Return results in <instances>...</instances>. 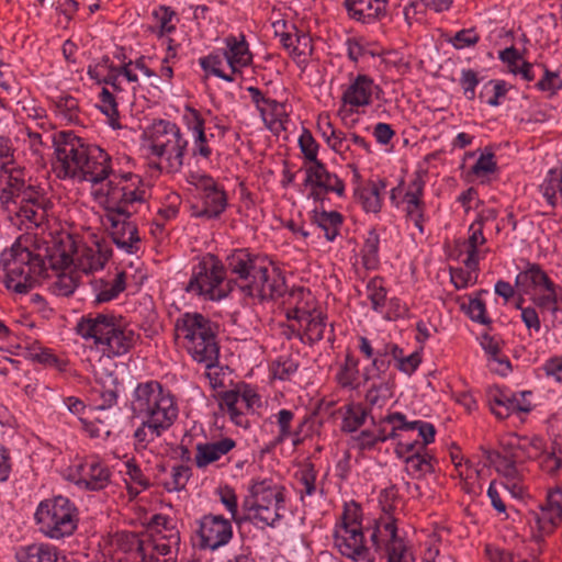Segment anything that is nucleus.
Returning a JSON list of instances; mask_svg holds the SVG:
<instances>
[{
    "mask_svg": "<svg viewBox=\"0 0 562 562\" xmlns=\"http://www.w3.org/2000/svg\"><path fill=\"white\" fill-rule=\"evenodd\" d=\"M52 142L57 160L54 166L57 177L75 179L82 176V170L88 167V153L91 148L74 132H59L53 136Z\"/></svg>",
    "mask_w": 562,
    "mask_h": 562,
    "instance_id": "nucleus-5",
    "label": "nucleus"
},
{
    "mask_svg": "<svg viewBox=\"0 0 562 562\" xmlns=\"http://www.w3.org/2000/svg\"><path fill=\"white\" fill-rule=\"evenodd\" d=\"M191 476V469L188 465H177L172 468L171 481L164 484L168 492L181 491Z\"/></svg>",
    "mask_w": 562,
    "mask_h": 562,
    "instance_id": "nucleus-48",
    "label": "nucleus"
},
{
    "mask_svg": "<svg viewBox=\"0 0 562 562\" xmlns=\"http://www.w3.org/2000/svg\"><path fill=\"white\" fill-rule=\"evenodd\" d=\"M491 87V95L485 100V102L492 106L499 105V99L505 97L507 93V85L504 80H490L486 85L483 86L479 98L484 101L485 91Z\"/></svg>",
    "mask_w": 562,
    "mask_h": 562,
    "instance_id": "nucleus-46",
    "label": "nucleus"
},
{
    "mask_svg": "<svg viewBox=\"0 0 562 562\" xmlns=\"http://www.w3.org/2000/svg\"><path fill=\"white\" fill-rule=\"evenodd\" d=\"M316 470L312 462H308L300 472V483L304 486L306 495H313L316 491Z\"/></svg>",
    "mask_w": 562,
    "mask_h": 562,
    "instance_id": "nucleus-63",
    "label": "nucleus"
},
{
    "mask_svg": "<svg viewBox=\"0 0 562 562\" xmlns=\"http://www.w3.org/2000/svg\"><path fill=\"white\" fill-rule=\"evenodd\" d=\"M32 198L34 199V190L25 184L23 170L2 164L0 166V203L8 207L10 203L18 205L23 201H33Z\"/></svg>",
    "mask_w": 562,
    "mask_h": 562,
    "instance_id": "nucleus-10",
    "label": "nucleus"
},
{
    "mask_svg": "<svg viewBox=\"0 0 562 562\" xmlns=\"http://www.w3.org/2000/svg\"><path fill=\"white\" fill-rule=\"evenodd\" d=\"M368 297L372 303V308L374 311H379L382 307L386 300V290L382 286L381 282L378 280H371L368 285Z\"/></svg>",
    "mask_w": 562,
    "mask_h": 562,
    "instance_id": "nucleus-60",
    "label": "nucleus"
},
{
    "mask_svg": "<svg viewBox=\"0 0 562 562\" xmlns=\"http://www.w3.org/2000/svg\"><path fill=\"white\" fill-rule=\"evenodd\" d=\"M294 414L289 409H281L277 415V424L279 426V435L274 439V445L282 443L292 434L291 423Z\"/></svg>",
    "mask_w": 562,
    "mask_h": 562,
    "instance_id": "nucleus-55",
    "label": "nucleus"
},
{
    "mask_svg": "<svg viewBox=\"0 0 562 562\" xmlns=\"http://www.w3.org/2000/svg\"><path fill=\"white\" fill-rule=\"evenodd\" d=\"M115 317L113 315L97 314L93 318H82L77 324V333L85 339L92 338L99 346L102 339L114 330Z\"/></svg>",
    "mask_w": 562,
    "mask_h": 562,
    "instance_id": "nucleus-20",
    "label": "nucleus"
},
{
    "mask_svg": "<svg viewBox=\"0 0 562 562\" xmlns=\"http://www.w3.org/2000/svg\"><path fill=\"white\" fill-rule=\"evenodd\" d=\"M29 239L18 238L10 248H5L0 255V268L4 271V284L7 289L15 293L30 292L36 278L43 276V261L41 255H36L33 244Z\"/></svg>",
    "mask_w": 562,
    "mask_h": 562,
    "instance_id": "nucleus-2",
    "label": "nucleus"
},
{
    "mask_svg": "<svg viewBox=\"0 0 562 562\" xmlns=\"http://www.w3.org/2000/svg\"><path fill=\"white\" fill-rule=\"evenodd\" d=\"M391 397V389L387 383L373 384L366 394V401L370 406H382Z\"/></svg>",
    "mask_w": 562,
    "mask_h": 562,
    "instance_id": "nucleus-53",
    "label": "nucleus"
},
{
    "mask_svg": "<svg viewBox=\"0 0 562 562\" xmlns=\"http://www.w3.org/2000/svg\"><path fill=\"white\" fill-rule=\"evenodd\" d=\"M386 183L384 180L378 182L370 181L368 187L358 188L355 191V196L358 199L366 212L378 213L381 210V190L385 189Z\"/></svg>",
    "mask_w": 562,
    "mask_h": 562,
    "instance_id": "nucleus-29",
    "label": "nucleus"
},
{
    "mask_svg": "<svg viewBox=\"0 0 562 562\" xmlns=\"http://www.w3.org/2000/svg\"><path fill=\"white\" fill-rule=\"evenodd\" d=\"M76 508L64 496L42 502L35 513L40 530L49 538L70 536L77 528Z\"/></svg>",
    "mask_w": 562,
    "mask_h": 562,
    "instance_id": "nucleus-4",
    "label": "nucleus"
},
{
    "mask_svg": "<svg viewBox=\"0 0 562 562\" xmlns=\"http://www.w3.org/2000/svg\"><path fill=\"white\" fill-rule=\"evenodd\" d=\"M525 395V392L519 395L507 394L495 387L488 393L491 411L498 419H505L513 413H528L531 411V405L526 402Z\"/></svg>",
    "mask_w": 562,
    "mask_h": 562,
    "instance_id": "nucleus-16",
    "label": "nucleus"
},
{
    "mask_svg": "<svg viewBox=\"0 0 562 562\" xmlns=\"http://www.w3.org/2000/svg\"><path fill=\"white\" fill-rule=\"evenodd\" d=\"M543 68L542 78L536 83V88L540 91H548L550 95L557 94L562 89V79L558 71L549 70L544 65H539Z\"/></svg>",
    "mask_w": 562,
    "mask_h": 562,
    "instance_id": "nucleus-44",
    "label": "nucleus"
},
{
    "mask_svg": "<svg viewBox=\"0 0 562 562\" xmlns=\"http://www.w3.org/2000/svg\"><path fill=\"white\" fill-rule=\"evenodd\" d=\"M313 222L324 231L326 239L333 241L342 224V215L337 211L314 212Z\"/></svg>",
    "mask_w": 562,
    "mask_h": 562,
    "instance_id": "nucleus-33",
    "label": "nucleus"
},
{
    "mask_svg": "<svg viewBox=\"0 0 562 562\" xmlns=\"http://www.w3.org/2000/svg\"><path fill=\"white\" fill-rule=\"evenodd\" d=\"M290 53L296 57L311 55L313 52L312 38L308 34L297 33L292 42Z\"/></svg>",
    "mask_w": 562,
    "mask_h": 562,
    "instance_id": "nucleus-61",
    "label": "nucleus"
},
{
    "mask_svg": "<svg viewBox=\"0 0 562 562\" xmlns=\"http://www.w3.org/2000/svg\"><path fill=\"white\" fill-rule=\"evenodd\" d=\"M100 101L102 103L99 106L100 111L110 119L112 127H119V110L114 94L110 92L109 89L102 88L100 92Z\"/></svg>",
    "mask_w": 562,
    "mask_h": 562,
    "instance_id": "nucleus-43",
    "label": "nucleus"
},
{
    "mask_svg": "<svg viewBox=\"0 0 562 562\" xmlns=\"http://www.w3.org/2000/svg\"><path fill=\"white\" fill-rule=\"evenodd\" d=\"M134 412L142 417L133 434L134 449L144 451L169 429L178 417L173 396L157 381L139 383L134 391Z\"/></svg>",
    "mask_w": 562,
    "mask_h": 562,
    "instance_id": "nucleus-1",
    "label": "nucleus"
},
{
    "mask_svg": "<svg viewBox=\"0 0 562 562\" xmlns=\"http://www.w3.org/2000/svg\"><path fill=\"white\" fill-rule=\"evenodd\" d=\"M110 189L105 200V212H115L124 217H131L132 212L128 210V205L133 204L135 200H132L133 189L131 187L113 186L109 182Z\"/></svg>",
    "mask_w": 562,
    "mask_h": 562,
    "instance_id": "nucleus-27",
    "label": "nucleus"
},
{
    "mask_svg": "<svg viewBox=\"0 0 562 562\" xmlns=\"http://www.w3.org/2000/svg\"><path fill=\"white\" fill-rule=\"evenodd\" d=\"M26 358L45 367H54L64 371L67 363L55 356L50 349L34 344L27 348Z\"/></svg>",
    "mask_w": 562,
    "mask_h": 562,
    "instance_id": "nucleus-38",
    "label": "nucleus"
},
{
    "mask_svg": "<svg viewBox=\"0 0 562 562\" xmlns=\"http://www.w3.org/2000/svg\"><path fill=\"white\" fill-rule=\"evenodd\" d=\"M32 200L33 201H23L22 203H18L20 206L16 214L20 217L36 223L37 211L41 207L40 196L36 191H34V199L32 198Z\"/></svg>",
    "mask_w": 562,
    "mask_h": 562,
    "instance_id": "nucleus-59",
    "label": "nucleus"
},
{
    "mask_svg": "<svg viewBox=\"0 0 562 562\" xmlns=\"http://www.w3.org/2000/svg\"><path fill=\"white\" fill-rule=\"evenodd\" d=\"M480 41V35L475 32L474 29L461 30L456 33L453 40L451 41L453 46L458 49L473 46Z\"/></svg>",
    "mask_w": 562,
    "mask_h": 562,
    "instance_id": "nucleus-64",
    "label": "nucleus"
},
{
    "mask_svg": "<svg viewBox=\"0 0 562 562\" xmlns=\"http://www.w3.org/2000/svg\"><path fill=\"white\" fill-rule=\"evenodd\" d=\"M380 237L373 228L369 232L361 249L362 261L367 269H374L379 263Z\"/></svg>",
    "mask_w": 562,
    "mask_h": 562,
    "instance_id": "nucleus-39",
    "label": "nucleus"
},
{
    "mask_svg": "<svg viewBox=\"0 0 562 562\" xmlns=\"http://www.w3.org/2000/svg\"><path fill=\"white\" fill-rule=\"evenodd\" d=\"M176 336L187 340L193 360L211 369L218 363L220 347L212 322L200 313H186L175 325Z\"/></svg>",
    "mask_w": 562,
    "mask_h": 562,
    "instance_id": "nucleus-3",
    "label": "nucleus"
},
{
    "mask_svg": "<svg viewBox=\"0 0 562 562\" xmlns=\"http://www.w3.org/2000/svg\"><path fill=\"white\" fill-rule=\"evenodd\" d=\"M110 470L99 462L89 464L88 471L77 481L78 485L85 486L90 491H100L110 482Z\"/></svg>",
    "mask_w": 562,
    "mask_h": 562,
    "instance_id": "nucleus-30",
    "label": "nucleus"
},
{
    "mask_svg": "<svg viewBox=\"0 0 562 562\" xmlns=\"http://www.w3.org/2000/svg\"><path fill=\"white\" fill-rule=\"evenodd\" d=\"M497 170L494 154L492 151L481 154L476 162L471 167V172L476 177L486 176Z\"/></svg>",
    "mask_w": 562,
    "mask_h": 562,
    "instance_id": "nucleus-56",
    "label": "nucleus"
},
{
    "mask_svg": "<svg viewBox=\"0 0 562 562\" xmlns=\"http://www.w3.org/2000/svg\"><path fill=\"white\" fill-rule=\"evenodd\" d=\"M333 178H335V173H330L325 164L319 161L306 168L304 186L323 188L324 192L328 193L327 188L331 186Z\"/></svg>",
    "mask_w": 562,
    "mask_h": 562,
    "instance_id": "nucleus-37",
    "label": "nucleus"
},
{
    "mask_svg": "<svg viewBox=\"0 0 562 562\" xmlns=\"http://www.w3.org/2000/svg\"><path fill=\"white\" fill-rule=\"evenodd\" d=\"M431 459L432 457L428 454L426 450L418 449V452L405 457L404 462L406 463V471L408 473L432 472Z\"/></svg>",
    "mask_w": 562,
    "mask_h": 562,
    "instance_id": "nucleus-42",
    "label": "nucleus"
},
{
    "mask_svg": "<svg viewBox=\"0 0 562 562\" xmlns=\"http://www.w3.org/2000/svg\"><path fill=\"white\" fill-rule=\"evenodd\" d=\"M515 283L525 294H529L531 288L551 289L554 284L538 263H528V268L516 277Z\"/></svg>",
    "mask_w": 562,
    "mask_h": 562,
    "instance_id": "nucleus-25",
    "label": "nucleus"
},
{
    "mask_svg": "<svg viewBox=\"0 0 562 562\" xmlns=\"http://www.w3.org/2000/svg\"><path fill=\"white\" fill-rule=\"evenodd\" d=\"M286 291L285 277L278 269H273L270 274L266 265L263 273L259 272L251 283H244L240 286L241 294L258 299L260 302L282 297Z\"/></svg>",
    "mask_w": 562,
    "mask_h": 562,
    "instance_id": "nucleus-9",
    "label": "nucleus"
},
{
    "mask_svg": "<svg viewBox=\"0 0 562 562\" xmlns=\"http://www.w3.org/2000/svg\"><path fill=\"white\" fill-rule=\"evenodd\" d=\"M362 512L356 503L352 506H346L341 516V529H358L362 528Z\"/></svg>",
    "mask_w": 562,
    "mask_h": 562,
    "instance_id": "nucleus-54",
    "label": "nucleus"
},
{
    "mask_svg": "<svg viewBox=\"0 0 562 562\" xmlns=\"http://www.w3.org/2000/svg\"><path fill=\"white\" fill-rule=\"evenodd\" d=\"M284 488L274 484L272 480L255 481L249 487L252 498L258 501L259 505L265 506H283Z\"/></svg>",
    "mask_w": 562,
    "mask_h": 562,
    "instance_id": "nucleus-24",
    "label": "nucleus"
},
{
    "mask_svg": "<svg viewBox=\"0 0 562 562\" xmlns=\"http://www.w3.org/2000/svg\"><path fill=\"white\" fill-rule=\"evenodd\" d=\"M374 85L367 75H358L353 82L342 93V102L352 106H363L371 103Z\"/></svg>",
    "mask_w": 562,
    "mask_h": 562,
    "instance_id": "nucleus-23",
    "label": "nucleus"
},
{
    "mask_svg": "<svg viewBox=\"0 0 562 562\" xmlns=\"http://www.w3.org/2000/svg\"><path fill=\"white\" fill-rule=\"evenodd\" d=\"M368 416V411L360 404H350L347 406L346 414L342 419L341 430L345 432H353L360 428Z\"/></svg>",
    "mask_w": 562,
    "mask_h": 562,
    "instance_id": "nucleus-40",
    "label": "nucleus"
},
{
    "mask_svg": "<svg viewBox=\"0 0 562 562\" xmlns=\"http://www.w3.org/2000/svg\"><path fill=\"white\" fill-rule=\"evenodd\" d=\"M467 314L469 317L479 324L490 325L492 319L487 316L485 302L481 297L470 299Z\"/></svg>",
    "mask_w": 562,
    "mask_h": 562,
    "instance_id": "nucleus-50",
    "label": "nucleus"
},
{
    "mask_svg": "<svg viewBox=\"0 0 562 562\" xmlns=\"http://www.w3.org/2000/svg\"><path fill=\"white\" fill-rule=\"evenodd\" d=\"M227 206V195L223 189L204 194V207L196 215L207 218L218 217Z\"/></svg>",
    "mask_w": 562,
    "mask_h": 562,
    "instance_id": "nucleus-34",
    "label": "nucleus"
},
{
    "mask_svg": "<svg viewBox=\"0 0 562 562\" xmlns=\"http://www.w3.org/2000/svg\"><path fill=\"white\" fill-rule=\"evenodd\" d=\"M105 217L111 224L113 243L127 254H136L138 251L137 244L140 241L137 225L130 221L131 217H124L115 212H106Z\"/></svg>",
    "mask_w": 562,
    "mask_h": 562,
    "instance_id": "nucleus-14",
    "label": "nucleus"
},
{
    "mask_svg": "<svg viewBox=\"0 0 562 562\" xmlns=\"http://www.w3.org/2000/svg\"><path fill=\"white\" fill-rule=\"evenodd\" d=\"M36 255H41L43 261V274L47 270V266L53 270H64L72 263V256L66 249L63 239L54 240L52 245L43 241L41 244H33Z\"/></svg>",
    "mask_w": 562,
    "mask_h": 562,
    "instance_id": "nucleus-17",
    "label": "nucleus"
},
{
    "mask_svg": "<svg viewBox=\"0 0 562 562\" xmlns=\"http://www.w3.org/2000/svg\"><path fill=\"white\" fill-rule=\"evenodd\" d=\"M236 447L232 438H223L216 442L199 443L196 446L195 464L202 469L217 461Z\"/></svg>",
    "mask_w": 562,
    "mask_h": 562,
    "instance_id": "nucleus-22",
    "label": "nucleus"
},
{
    "mask_svg": "<svg viewBox=\"0 0 562 562\" xmlns=\"http://www.w3.org/2000/svg\"><path fill=\"white\" fill-rule=\"evenodd\" d=\"M460 85L463 89V94L468 100L475 98V88L479 85V78L474 70L464 69L462 70Z\"/></svg>",
    "mask_w": 562,
    "mask_h": 562,
    "instance_id": "nucleus-62",
    "label": "nucleus"
},
{
    "mask_svg": "<svg viewBox=\"0 0 562 562\" xmlns=\"http://www.w3.org/2000/svg\"><path fill=\"white\" fill-rule=\"evenodd\" d=\"M283 506H265L257 505L256 513L251 516H241L243 522H251L259 528L273 527L276 521L281 518L279 510Z\"/></svg>",
    "mask_w": 562,
    "mask_h": 562,
    "instance_id": "nucleus-36",
    "label": "nucleus"
},
{
    "mask_svg": "<svg viewBox=\"0 0 562 562\" xmlns=\"http://www.w3.org/2000/svg\"><path fill=\"white\" fill-rule=\"evenodd\" d=\"M334 538L339 552L352 562H374L373 555L364 544L362 528L342 529V533L336 531Z\"/></svg>",
    "mask_w": 562,
    "mask_h": 562,
    "instance_id": "nucleus-13",
    "label": "nucleus"
},
{
    "mask_svg": "<svg viewBox=\"0 0 562 562\" xmlns=\"http://www.w3.org/2000/svg\"><path fill=\"white\" fill-rule=\"evenodd\" d=\"M140 335L127 327L115 326L99 346H103V352L109 356L119 357L127 353L139 341Z\"/></svg>",
    "mask_w": 562,
    "mask_h": 562,
    "instance_id": "nucleus-18",
    "label": "nucleus"
},
{
    "mask_svg": "<svg viewBox=\"0 0 562 562\" xmlns=\"http://www.w3.org/2000/svg\"><path fill=\"white\" fill-rule=\"evenodd\" d=\"M393 509V505L383 507V512L387 518L385 520L380 518V520L375 522V525H380V530L383 529L387 536L385 544L387 562H414L415 559L412 552L406 548L403 539L397 536L396 519L391 515Z\"/></svg>",
    "mask_w": 562,
    "mask_h": 562,
    "instance_id": "nucleus-12",
    "label": "nucleus"
},
{
    "mask_svg": "<svg viewBox=\"0 0 562 562\" xmlns=\"http://www.w3.org/2000/svg\"><path fill=\"white\" fill-rule=\"evenodd\" d=\"M299 146L305 159L311 161L312 165L321 161L317 159L318 144L308 130H303L299 138Z\"/></svg>",
    "mask_w": 562,
    "mask_h": 562,
    "instance_id": "nucleus-47",
    "label": "nucleus"
},
{
    "mask_svg": "<svg viewBox=\"0 0 562 562\" xmlns=\"http://www.w3.org/2000/svg\"><path fill=\"white\" fill-rule=\"evenodd\" d=\"M198 533L202 548L216 550L232 539L233 526L222 515L207 514L200 519Z\"/></svg>",
    "mask_w": 562,
    "mask_h": 562,
    "instance_id": "nucleus-11",
    "label": "nucleus"
},
{
    "mask_svg": "<svg viewBox=\"0 0 562 562\" xmlns=\"http://www.w3.org/2000/svg\"><path fill=\"white\" fill-rule=\"evenodd\" d=\"M544 290L547 293L533 296L532 302L539 308L548 310L554 315L560 310L557 285L553 284L551 285V289Z\"/></svg>",
    "mask_w": 562,
    "mask_h": 562,
    "instance_id": "nucleus-49",
    "label": "nucleus"
},
{
    "mask_svg": "<svg viewBox=\"0 0 562 562\" xmlns=\"http://www.w3.org/2000/svg\"><path fill=\"white\" fill-rule=\"evenodd\" d=\"M499 59L506 64L507 70L513 75H518L521 61H525L521 54L514 46L499 52Z\"/></svg>",
    "mask_w": 562,
    "mask_h": 562,
    "instance_id": "nucleus-57",
    "label": "nucleus"
},
{
    "mask_svg": "<svg viewBox=\"0 0 562 562\" xmlns=\"http://www.w3.org/2000/svg\"><path fill=\"white\" fill-rule=\"evenodd\" d=\"M387 0H346L349 15L362 23H373L386 14Z\"/></svg>",
    "mask_w": 562,
    "mask_h": 562,
    "instance_id": "nucleus-19",
    "label": "nucleus"
},
{
    "mask_svg": "<svg viewBox=\"0 0 562 562\" xmlns=\"http://www.w3.org/2000/svg\"><path fill=\"white\" fill-rule=\"evenodd\" d=\"M325 127L329 130L327 144L335 153L341 154L350 149L346 133L335 130L328 120L325 121Z\"/></svg>",
    "mask_w": 562,
    "mask_h": 562,
    "instance_id": "nucleus-51",
    "label": "nucleus"
},
{
    "mask_svg": "<svg viewBox=\"0 0 562 562\" xmlns=\"http://www.w3.org/2000/svg\"><path fill=\"white\" fill-rule=\"evenodd\" d=\"M358 363V359H356L351 353L348 352L346 355L345 363L336 375L338 383L342 387H357V385H353V382L357 380Z\"/></svg>",
    "mask_w": 562,
    "mask_h": 562,
    "instance_id": "nucleus-41",
    "label": "nucleus"
},
{
    "mask_svg": "<svg viewBox=\"0 0 562 562\" xmlns=\"http://www.w3.org/2000/svg\"><path fill=\"white\" fill-rule=\"evenodd\" d=\"M226 43L228 49L225 52V57L233 72H238L240 67H246L251 63L252 55L244 35H241V41L229 36L226 38Z\"/></svg>",
    "mask_w": 562,
    "mask_h": 562,
    "instance_id": "nucleus-28",
    "label": "nucleus"
},
{
    "mask_svg": "<svg viewBox=\"0 0 562 562\" xmlns=\"http://www.w3.org/2000/svg\"><path fill=\"white\" fill-rule=\"evenodd\" d=\"M16 557L19 562H58L56 548L44 543L31 544Z\"/></svg>",
    "mask_w": 562,
    "mask_h": 562,
    "instance_id": "nucleus-35",
    "label": "nucleus"
},
{
    "mask_svg": "<svg viewBox=\"0 0 562 562\" xmlns=\"http://www.w3.org/2000/svg\"><path fill=\"white\" fill-rule=\"evenodd\" d=\"M148 139L151 155H168L169 166L176 171L182 167L188 140L182 137L176 123L165 120L154 122L148 131Z\"/></svg>",
    "mask_w": 562,
    "mask_h": 562,
    "instance_id": "nucleus-6",
    "label": "nucleus"
},
{
    "mask_svg": "<svg viewBox=\"0 0 562 562\" xmlns=\"http://www.w3.org/2000/svg\"><path fill=\"white\" fill-rule=\"evenodd\" d=\"M126 288V273L121 271L116 274L113 283H109L104 280H99L94 289H100L95 296V303H105L116 299Z\"/></svg>",
    "mask_w": 562,
    "mask_h": 562,
    "instance_id": "nucleus-31",
    "label": "nucleus"
},
{
    "mask_svg": "<svg viewBox=\"0 0 562 562\" xmlns=\"http://www.w3.org/2000/svg\"><path fill=\"white\" fill-rule=\"evenodd\" d=\"M186 111L190 113L191 120L188 122L189 126L196 134L195 143H199L196 150H194V155L199 154L204 158H209L211 156V148L206 145V135L204 131V119L201 116L200 112L194 108L187 105Z\"/></svg>",
    "mask_w": 562,
    "mask_h": 562,
    "instance_id": "nucleus-32",
    "label": "nucleus"
},
{
    "mask_svg": "<svg viewBox=\"0 0 562 562\" xmlns=\"http://www.w3.org/2000/svg\"><path fill=\"white\" fill-rule=\"evenodd\" d=\"M94 150L98 151L95 159H99V161L94 160L90 149L88 153L87 170H82V176H77V179L100 183L109 177L111 172L110 157L100 147H94Z\"/></svg>",
    "mask_w": 562,
    "mask_h": 562,
    "instance_id": "nucleus-26",
    "label": "nucleus"
},
{
    "mask_svg": "<svg viewBox=\"0 0 562 562\" xmlns=\"http://www.w3.org/2000/svg\"><path fill=\"white\" fill-rule=\"evenodd\" d=\"M562 521V490L557 488L549 493L547 505L541 508L537 517L538 528L542 533H551Z\"/></svg>",
    "mask_w": 562,
    "mask_h": 562,
    "instance_id": "nucleus-21",
    "label": "nucleus"
},
{
    "mask_svg": "<svg viewBox=\"0 0 562 562\" xmlns=\"http://www.w3.org/2000/svg\"><path fill=\"white\" fill-rule=\"evenodd\" d=\"M130 549H135L143 562H177V557L171 554L172 547L180 546V532L171 530V533L162 535L157 530V536L144 540L138 533L125 535Z\"/></svg>",
    "mask_w": 562,
    "mask_h": 562,
    "instance_id": "nucleus-7",
    "label": "nucleus"
},
{
    "mask_svg": "<svg viewBox=\"0 0 562 562\" xmlns=\"http://www.w3.org/2000/svg\"><path fill=\"white\" fill-rule=\"evenodd\" d=\"M225 269L226 272L238 276L241 282L251 283L259 272H265V265L247 249H236L227 256Z\"/></svg>",
    "mask_w": 562,
    "mask_h": 562,
    "instance_id": "nucleus-15",
    "label": "nucleus"
},
{
    "mask_svg": "<svg viewBox=\"0 0 562 562\" xmlns=\"http://www.w3.org/2000/svg\"><path fill=\"white\" fill-rule=\"evenodd\" d=\"M226 269L222 261L214 255L203 259L194 268L193 274L186 286L187 292H195L209 300L217 301L215 294L218 291V283L224 281Z\"/></svg>",
    "mask_w": 562,
    "mask_h": 562,
    "instance_id": "nucleus-8",
    "label": "nucleus"
},
{
    "mask_svg": "<svg viewBox=\"0 0 562 562\" xmlns=\"http://www.w3.org/2000/svg\"><path fill=\"white\" fill-rule=\"evenodd\" d=\"M218 495L221 503L226 507V509L231 513L232 519L237 524H243L241 516L238 515V503L237 495L228 485L218 488Z\"/></svg>",
    "mask_w": 562,
    "mask_h": 562,
    "instance_id": "nucleus-45",
    "label": "nucleus"
},
{
    "mask_svg": "<svg viewBox=\"0 0 562 562\" xmlns=\"http://www.w3.org/2000/svg\"><path fill=\"white\" fill-rule=\"evenodd\" d=\"M325 318L326 317L323 316L322 313L317 314L314 317H311L306 326V335L310 341H319L324 338V333L326 328Z\"/></svg>",
    "mask_w": 562,
    "mask_h": 562,
    "instance_id": "nucleus-58",
    "label": "nucleus"
},
{
    "mask_svg": "<svg viewBox=\"0 0 562 562\" xmlns=\"http://www.w3.org/2000/svg\"><path fill=\"white\" fill-rule=\"evenodd\" d=\"M391 360L387 359V351L382 349H376L375 357L372 360V370L376 371L375 374H370L369 369H366L363 372V380L364 382L370 381L373 378H382V374L386 372V370L390 368Z\"/></svg>",
    "mask_w": 562,
    "mask_h": 562,
    "instance_id": "nucleus-52",
    "label": "nucleus"
}]
</instances>
